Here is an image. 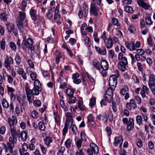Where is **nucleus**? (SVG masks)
<instances>
[{
  "label": "nucleus",
  "mask_w": 155,
  "mask_h": 155,
  "mask_svg": "<svg viewBox=\"0 0 155 155\" xmlns=\"http://www.w3.org/2000/svg\"><path fill=\"white\" fill-rule=\"evenodd\" d=\"M29 14L31 18L34 21L39 19L40 17L38 13L33 8H32L30 10Z\"/></svg>",
  "instance_id": "20e7f679"
},
{
  "label": "nucleus",
  "mask_w": 155,
  "mask_h": 155,
  "mask_svg": "<svg viewBox=\"0 0 155 155\" xmlns=\"http://www.w3.org/2000/svg\"><path fill=\"white\" fill-rule=\"evenodd\" d=\"M149 88L146 86L143 85L140 91V94L143 98L147 97L146 94L148 95L150 93Z\"/></svg>",
  "instance_id": "6e6552de"
},
{
  "label": "nucleus",
  "mask_w": 155,
  "mask_h": 155,
  "mask_svg": "<svg viewBox=\"0 0 155 155\" xmlns=\"http://www.w3.org/2000/svg\"><path fill=\"white\" fill-rule=\"evenodd\" d=\"M38 127L39 129L41 130L44 131L45 130V126L42 122H40L38 123Z\"/></svg>",
  "instance_id": "603ef678"
},
{
  "label": "nucleus",
  "mask_w": 155,
  "mask_h": 155,
  "mask_svg": "<svg viewBox=\"0 0 155 155\" xmlns=\"http://www.w3.org/2000/svg\"><path fill=\"white\" fill-rule=\"evenodd\" d=\"M44 141L45 144L47 146H51V144L52 142V140L51 137H47L45 138Z\"/></svg>",
  "instance_id": "cd10ccee"
},
{
  "label": "nucleus",
  "mask_w": 155,
  "mask_h": 155,
  "mask_svg": "<svg viewBox=\"0 0 155 155\" xmlns=\"http://www.w3.org/2000/svg\"><path fill=\"white\" fill-rule=\"evenodd\" d=\"M34 84V87L38 88V89L42 90L41 84L40 82L38 79H36L35 81Z\"/></svg>",
  "instance_id": "2f4dec72"
},
{
  "label": "nucleus",
  "mask_w": 155,
  "mask_h": 155,
  "mask_svg": "<svg viewBox=\"0 0 155 155\" xmlns=\"http://www.w3.org/2000/svg\"><path fill=\"white\" fill-rule=\"evenodd\" d=\"M128 64V62L127 64H124L123 63L119 62L118 64V66L119 69L122 71H124L126 69V66Z\"/></svg>",
  "instance_id": "c85d7f7f"
},
{
  "label": "nucleus",
  "mask_w": 155,
  "mask_h": 155,
  "mask_svg": "<svg viewBox=\"0 0 155 155\" xmlns=\"http://www.w3.org/2000/svg\"><path fill=\"white\" fill-rule=\"evenodd\" d=\"M93 65L95 68L98 70H100V64L97 60L95 59L93 61Z\"/></svg>",
  "instance_id": "473e14b6"
},
{
  "label": "nucleus",
  "mask_w": 155,
  "mask_h": 155,
  "mask_svg": "<svg viewBox=\"0 0 155 155\" xmlns=\"http://www.w3.org/2000/svg\"><path fill=\"white\" fill-rule=\"evenodd\" d=\"M23 39L21 45V48L23 50H26L27 48L31 51H34L38 55H40V52L38 49V46H37V50H35V48L33 44V41L32 38H27L26 36H24L23 37Z\"/></svg>",
  "instance_id": "f257e3e1"
},
{
  "label": "nucleus",
  "mask_w": 155,
  "mask_h": 155,
  "mask_svg": "<svg viewBox=\"0 0 155 155\" xmlns=\"http://www.w3.org/2000/svg\"><path fill=\"white\" fill-rule=\"evenodd\" d=\"M101 67L104 70H106L108 69V64L105 60L101 61Z\"/></svg>",
  "instance_id": "5701e85b"
},
{
  "label": "nucleus",
  "mask_w": 155,
  "mask_h": 155,
  "mask_svg": "<svg viewBox=\"0 0 155 155\" xmlns=\"http://www.w3.org/2000/svg\"><path fill=\"white\" fill-rule=\"evenodd\" d=\"M5 25L8 31L10 33L15 28V25L12 23L7 22Z\"/></svg>",
  "instance_id": "a878e982"
},
{
  "label": "nucleus",
  "mask_w": 155,
  "mask_h": 155,
  "mask_svg": "<svg viewBox=\"0 0 155 155\" xmlns=\"http://www.w3.org/2000/svg\"><path fill=\"white\" fill-rule=\"evenodd\" d=\"M145 20L147 25H150L152 24V21H151V18L148 16H145Z\"/></svg>",
  "instance_id": "de8ad7c7"
},
{
  "label": "nucleus",
  "mask_w": 155,
  "mask_h": 155,
  "mask_svg": "<svg viewBox=\"0 0 155 155\" xmlns=\"http://www.w3.org/2000/svg\"><path fill=\"white\" fill-rule=\"evenodd\" d=\"M126 107L128 110H130L132 109H135L137 108V106L135 100L132 99L130 100L129 102L127 103Z\"/></svg>",
  "instance_id": "423d86ee"
},
{
  "label": "nucleus",
  "mask_w": 155,
  "mask_h": 155,
  "mask_svg": "<svg viewBox=\"0 0 155 155\" xmlns=\"http://www.w3.org/2000/svg\"><path fill=\"white\" fill-rule=\"evenodd\" d=\"M27 134L26 131L23 130L20 133V136L19 137H21V140L23 141H25L27 138Z\"/></svg>",
  "instance_id": "c756f323"
},
{
  "label": "nucleus",
  "mask_w": 155,
  "mask_h": 155,
  "mask_svg": "<svg viewBox=\"0 0 155 155\" xmlns=\"http://www.w3.org/2000/svg\"><path fill=\"white\" fill-rule=\"evenodd\" d=\"M91 12L95 16H97L98 12H99L100 9L97 7L95 4H91Z\"/></svg>",
  "instance_id": "f8f14e48"
},
{
  "label": "nucleus",
  "mask_w": 155,
  "mask_h": 155,
  "mask_svg": "<svg viewBox=\"0 0 155 155\" xmlns=\"http://www.w3.org/2000/svg\"><path fill=\"white\" fill-rule=\"evenodd\" d=\"M136 120L138 125H141L143 124V118L140 115L137 116L136 117Z\"/></svg>",
  "instance_id": "79ce46f5"
},
{
  "label": "nucleus",
  "mask_w": 155,
  "mask_h": 155,
  "mask_svg": "<svg viewBox=\"0 0 155 155\" xmlns=\"http://www.w3.org/2000/svg\"><path fill=\"white\" fill-rule=\"evenodd\" d=\"M136 143L138 147H142L143 143L141 139H137Z\"/></svg>",
  "instance_id": "774afa93"
},
{
  "label": "nucleus",
  "mask_w": 155,
  "mask_h": 155,
  "mask_svg": "<svg viewBox=\"0 0 155 155\" xmlns=\"http://www.w3.org/2000/svg\"><path fill=\"white\" fill-rule=\"evenodd\" d=\"M128 29L131 33L135 34L136 31V29L135 26L132 25H130L128 28Z\"/></svg>",
  "instance_id": "c9c22d12"
},
{
  "label": "nucleus",
  "mask_w": 155,
  "mask_h": 155,
  "mask_svg": "<svg viewBox=\"0 0 155 155\" xmlns=\"http://www.w3.org/2000/svg\"><path fill=\"white\" fill-rule=\"evenodd\" d=\"M0 17L3 21H5L7 20L8 15L6 13H3L1 14L0 15Z\"/></svg>",
  "instance_id": "09e8293b"
},
{
  "label": "nucleus",
  "mask_w": 155,
  "mask_h": 155,
  "mask_svg": "<svg viewBox=\"0 0 155 155\" xmlns=\"http://www.w3.org/2000/svg\"><path fill=\"white\" fill-rule=\"evenodd\" d=\"M68 99L69 101L68 103L69 104L74 103H75L77 101L76 98L74 97L73 96H71L69 97Z\"/></svg>",
  "instance_id": "a18cd8bd"
},
{
  "label": "nucleus",
  "mask_w": 155,
  "mask_h": 155,
  "mask_svg": "<svg viewBox=\"0 0 155 155\" xmlns=\"http://www.w3.org/2000/svg\"><path fill=\"white\" fill-rule=\"evenodd\" d=\"M118 59L120 61L119 62H123L124 64H127L128 62L127 58L124 56L123 53L120 52L118 54Z\"/></svg>",
  "instance_id": "412c9836"
},
{
  "label": "nucleus",
  "mask_w": 155,
  "mask_h": 155,
  "mask_svg": "<svg viewBox=\"0 0 155 155\" xmlns=\"http://www.w3.org/2000/svg\"><path fill=\"white\" fill-rule=\"evenodd\" d=\"M65 116L66 119L65 123L68 124H71L72 125L73 123V120L71 114L70 112H67L66 113Z\"/></svg>",
  "instance_id": "dca6fc26"
},
{
  "label": "nucleus",
  "mask_w": 155,
  "mask_h": 155,
  "mask_svg": "<svg viewBox=\"0 0 155 155\" xmlns=\"http://www.w3.org/2000/svg\"><path fill=\"white\" fill-rule=\"evenodd\" d=\"M15 61L16 64L17 65H19L21 63V59L19 55H16L15 56Z\"/></svg>",
  "instance_id": "4c0bfd02"
},
{
  "label": "nucleus",
  "mask_w": 155,
  "mask_h": 155,
  "mask_svg": "<svg viewBox=\"0 0 155 155\" xmlns=\"http://www.w3.org/2000/svg\"><path fill=\"white\" fill-rule=\"evenodd\" d=\"M125 45L127 48L131 51H134L136 50V48H134V44L133 42H131L130 43H129L127 42H126Z\"/></svg>",
  "instance_id": "393cba45"
},
{
  "label": "nucleus",
  "mask_w": 155,
  "mask_h": 155,
  "mask_svg": "<svg viewBox=\"0 0 155 155\" xmlns=\"http://www.w3.org/2000/svg\"><path fill=\"white\" fill-rule=\"evenodd\" d=\"M14 60L11 56L6 55V58L4 60V66L8 71H10L12 69L11 64H13Z\"/></svg>",
  "instance_id": "f03ea898"
},
{
  "label": "nucleus",
  "mask_w": 155,
  "mask_h": 155,
  "mask_svg": "<svg viewBox=\"0 0 155 155\" xmlns=\"http://www.w3.org/2000/svg\"><path fill=\"white\" fill-rule=\"evenodd\" d=\"M125 11L129 13L132 14L133 13V8L129 6H126L124 8Z\"/></svg>",
  "instance_id": "a19ab883"
},
{
  "label": "nucleus",
  "mask_w": 155,
  "mask_h": 155,
  "mask_svg": "<svg viewBox=\"0 0 155 155\" xmlns=\"http://www.w3.org/2000/svg\"><path fill=\"white\" fill-rule=\"evenodd\" d=\"M148 84L152 92L155 95V76L153 74L150 76Z\"/></svg>",
  "instance_id": "7ed1b4c3"
},
{
  "label": "nucleus",
  "mask_w": 155,
  "mask_h": 155,
  "mask_svg": "<svg viewBox=\"0 0 155 155\" xmlns=\"http://www.w3.org/2000/svg\"><path fill=\"white\" fill-rule=\"evenodd\" d=\"M25 90H27L28 91H30V93L34 95H38L39 94V92L42 90L41 89H38V88L34 87H33L32 90H31L27 86L25 87Z\"/></svg>",
  "instance_id": "0eeeda50"
},
{
  "label": "nucleus",
  "mask_w": 155,
  "mask_h": 155,
  "mask_svg": "<svg viewBox=\"0 0 155 155\" xmlns=\"http://www.w3.org/2000/svg\"><path fill=\"white\" fill-rule=\"evenodd\" d=\"M112 98L113 96L108 95H106V94H105L104 97V99L106 100V101H107V102L109 103H110V101H111Z\"/></svg>",
  "instance_id": "5fc2aeb1"
},
{
  "label": "nucleus",
  "mask_w": 155,
  "mask_h": 155,
  "mask_svg": "<svg viewBox=\"0 0 155 155\" xmlns=\"http://www.w3.org/2000/svg\"><path fill=\"white\" fill-rule=\"evenodd\" d=\"M18 68L17 70V72L19 75H21L22 78L24 80L27 79V76L26 73L24 72L23 69L19 67H18Z\"/></svg>",
  "instance_id": "a211bd4d"
},
{
  "label": "nucleus",
  "mask_w": 155,
  "mask_h": 155,
  "mask_svg": "<svg viewBox=\"0 0 155 155\" xmlns=\"http://www.w3.org/2000/svg\"><path fill=\"white\" fill-rule=\"evenodd\" d=\"M62 57L61 56L60 53H58V54L56 55V57L55 58L56 63V64H58L60 61V58H61Z\"/></svg>",
  "instance_id": "338daca9"
},
{
  "label": "nucleus",
  "mask_w": 155,
  "mask_h": 155,
  "mask_svg": "<svg viewBox=\"0 0 155 155\" xmlns=\"http://www.w3.org/2000/svg\"><path fill=\"white\" fill-rule=\"evenodd\" d=\"M78 107L79 109L83 110H84L85 107L83 105L82 101L81 100H78Z\"/></svg>",
  "instance_id": "58836bf2"
},
{
  "label": "nucleus",
  "mask_w": 155,
  "mask_h": 155,
  "mask_svg": "<svg viewBox=\"0 0 155 155\" xmlns=\"http://www.w3.org/2000/svg\"><path fill=\"white\" fill-rule=\"evenodd\" d=\"M70 124L65 123L64 126L63 130V135L64 136L65 135L66 133L68 132V127Z\"/></svg>",
  "instance_id": "4d7b16f0"
},
{
  "label": "nucleus",
  "mask_w": 155,
  "mask_h": 155,
  "mask_svg": "<svg viewBox=\"0 0 155 155\" xmlns=\"http://www.w3.org/2000/svg\"><path fill=\"white\" fill-rule=\"evenodd\" d=\"M9 46L13 51H16V46L14 42L12 41H10L9 43Z\"/></svg>",
  "instance_id": "49530a36"
},
{
  "label": "nucleus",
  "mask_w": 155,
  "mask_h": 155,
  "mask_svg": "<svg viewBox=\"0 0 155 155\" xmlns=\"http://www.w3.org/2000/svg\"><path fill=\"white\" fill-rule=\"evenodd\" d=\"M71 130L73 131V134L76 135V133L78 132V129L77 127L74 124H72V125L71 124Z\"/></svg>",
  "instance_id": "3c124183"
},
{
  "label": "nucleus",
  "mask_w": 155,
  "mask_h": 155,
  "mask_svg": "<svg viewBox=\"0 0 155 155\" xmlns=\"http://www.w3.org/2000/svg\"><path fill=\"white\" fill-rule=\"evenodd\" d=\"M2 104L4 108L7 109L9 107V104L5 99H3L2 101Z\"/></svg>",
  "instance_id": "72a5a7b5"
},
{
  "label": "nucleus",
  "mask_w": 155,
  "mask_h": 155,
  "mask_svg": "<svg viewBox=\"0 0 155 155\" xmlns=\"http://www.w3.org/2000/svg\"><path fill=\"white\" fill-rule=\"evenodd\" d=\"M26 17L25 13L24 12H19L18 14V19L20 21H24Z\"/></svg>",
  "instance_id": "bb28decb"
},
{
  "label": "nucleus",
  "mask_w": 155,
  "mask_h": 155,
  "mask_svg": "<svg viewBox=\"0 0 155 155\" xmlns=\"http://www.w3.org/2000/svg\"><path fill=\"white\" fill-rule=\"evenodd\" d=\"M95 49L99 54L101 55H105L106 54L107 51L105 48L104 47H102L101 48L95 47Z\"/></svg>",
  "instance_id": "b1692460"
},
{
  "label": "nucleus",
  "mask_w": 155,
  "mask_h": 155,
  "mask_svg": "<svg viewBox=\"0 0 155 155\" xmlns=\"http://www.w3.org/2000/svg\"><path fill=\"white\" fill-rule=\"evenodd\" d=\"M53 8H51L48 11V12L47 13V16L48 18L50 19L51 18H52L53 17V11L52 10Z\"/></svg>",
  "instance_id": "e2e57ef3"
},
{
  "label": "nucleus",
  "mask_w": 155,
  "mask_h": 155,
  "mask_svg": "<svg viewBox=\"0 0 155 155\" xmlns=\"http://www.w3.org/2000/svg\"><path fill=\"white\" fill-rule=\"evenodd\" d=\"M136 51L137 52V54L140 56H143L145 54L144 51L142 49H137Z\"/></svg>",
  "instance_id": "6e6d98bb"
},
{
  "label": "nucleus",
  "mask_w": 155,
  "mask_h": 155,
  "mask_svg": "<svg viewBox=\"0 0 155 155\" xmlns=\"http://www.w3.org/2000/svg\"><path fill=\"white\" fill-rule=\"evenodd\" d=\"M65 146L67 148L70 147L71 144V140L70 139H68L64 143Z\"/></svg>",
  "instance_id": "8fccbe9b"
},
{
  "label": "nucleus",
  "mask_w": 155,
  "mask_h": 155,
  "mask_svg": "<svg viewBox=\"0 0 155 155\" xmlns=\"http://www.w3.org/2000/svg\"><path fill=\"white\" fill-rule=\"evenodd\" d=\"M129 90L128 87L126 86H125L123 88H122L120 91V94L123 95H124V98L125 100H127L130 97V95L127 92Z\"/></svg>",
  "instance_id": "9d476101"
},
{
  "label": "nucleus",
  "mask_w": 155,
  "mask_h": 155,
  "mask_svg": "<svg viewBox=\"0 0 155 155\" xmlns=\"http://www.w3.org/2000/svg\"><path fill=\"white\" fill-rule=\"evenodd\" d=\"M117 78H116L114 75H111L109 78V84L110 87H115L116 86L117 83Z\"/></svg>",
  "instance_id": "39448f33"
},
{
  "label": "nucleus",
  "mask_w": 155,
  "mask_h": 155,
  "mask_svg": "<svg viewBox=\"0 0 155 155\" xmlns=\"http://www.w3.org/2000/svg\"><path fill=\"white\" fill-rule=\"evenodd\" d=\"M74 91L73 89L68 88L66 89L65 93L69 97L70 96H73L74 95Z\"/></svg>",
  "instance_id": "7c9ffc66"
},
{
  "label": "nucleus",
  "mask_w": 155,
  "mask_h": 155,
  "mask_svg": "<svg viewBox=\"0 0 155 155\" xmlns=\"http://www.w3.org/2000/svg\"><path fill=\"white\" fill-rule=\"evenodd\" d=\"M83 9L81 11L82 12V13L84 14V16L86 17L87 16L88 12V8L86 6H85V7H83Z\"/></svg>",
  "instance_id": "680f3d73"
},
{
  "label": "nucleus",
  "mask_w": 155,
  "mask_h": 155,
  "mask_svg": "<svg viewBox=\"0 0 155 155\" xmlns=\"http://www.w3.org/2000/svg\"><path fill=\"white\" fill-rule=\"evenodd\" d=\"M31 78L32 80H35L37 78V75L35 72L31 71L30 74Z\"/></svg>",
  "instance_id": "13d9d810"
},
{
  "label": "nucleus",
  "mask_w": 155,
  "mask_h": 155,
  "mask_svg": "<svg viewBox=\"0 0 155 155\" xmlns=\"http://www.w3.org/2000/svg\"><path fill=\"white\" fill-rule=\"evenodd\" d=\"M27 5V3L24 1H23L21 3V10L23 11H25V8L26 7Z\"/></svg>",
  "instance_id": "0e129e2a"
},
{
  "label": "nucleus",
  "mask_w": 155,
  "mask_h": 155,
  "mask_svg": "<svg viewBox=\"0 0 155 155\" xmlns=\"http://www.w3.org/2000/svg\"><path fill=\"white\" fill-rule=\"evenodd\" d=\"M76 144L77 146V147L78 148H80L81 147L82 140L81 139H79L77 141H76V139H75Z\"/></svg>",
  "instance_id": "69168bd1"
},
{
  "label": "nucleus",
  "mask_w": 155,
  "mask_h": 155,
  "mask_svg": "<svg viewBox=\"0 0 155 155\" xmlns=\"http://www.w3.org/2000/svg\"><path fill=\"white\" fill-rule=\"evenodd\" d=\"M115 141L114 144L115 146H117L118 144L119 145L120 147H121L123 141V138L122 136L116 137L115 138Z\"/></svg>",
  "instance_id": "ddd939ff"
},
{
  "label": "nucleus",
  "mask_w": 155,
  "mask_h": 155,
  "mask_svg": "<svg viewBox=\"0 0 155 155\" xmlns=\"http://www.w3.org/2000/svg\"><path fill=\"white\" fill-rule=\"evenodd\" d=\"M90 146L91 150L94 153L97 154L99 152V149L97 146L94 143H92L90 144Z\"/></svg>",
  "instance_id": "4be33fe9"
},
{
  "label": "nucleus",
  "mask_w": 155,
  "mask_h": 155,
  "mask_svg": "<svg viewBox=\"0 0 155 155\" xmlns=\"http://www.w3.org/2000/svg\"><path fill=\"white\" fill-rule=\"evenodd\" d=\"M97 118L100 120H102L104 123H106L108 120V117L106 113H104L102 116L101 114L98 115L97 117Z\"/></svg>",
  "instance_id": "6ab92c4d"
},
{
  "label": "nucleus",
  "mask_w": 155,
  "mask_h": 155,
  "mask_svg": "<svg viewBox=\"0 0 155 155\" xmlns=\"http://www.w3.org/2000/svg\"><path fill=\"white\" fill-rule=\"evenodd\" d=\"M7 145L10 152L12 153L13 152V149L15 147L14 143H8Z\"/></svg>",
  "instance_id": "c03bdc74"
},
{
  "label": "nucleus",
  "mask_w": 155,
  "mask_h": 155,
  "mask_svg": "<svg viewBox=\"0 0 155 155\" xmlns=\"http://www.w3.org/2000/svg\"><path fill=\"white\" fill-rule=\"evenodd\" d=\"M31 117L34 118H37L38 117V113L35 110H33L31 113Z\"/></svg>",
  "instance_id": "052dcab7"
},
{
  "label": "nucleus",
  "mask_w": 155,
  "mask_h": 155,
  "mask_svg": "<svg viewBox=\"0 0 155 155\" xmlns=\"http://www.w3.org/2000/svg\"><path fill=\"white\" fill-rule=\"evenodd\" d=\"M98 35V33L97 31H94V35H93V38H94V41L97 43H99V38H97V36Z\"/></svg>",
  "instance_id": "bf43d9fd"
},
{
  "label": "nucleus",
  "mask_w": 155,
  "mask_h": 155,
  "mask_svg": "<svg viewBox=\"0 0 155 155\" xmlns=\"http://www.w3.org/2000/svg\"><path fill=\"white\" fill-rule=\"evenodd\" d=\"M110 87V88H107L105 94H106V95L113 96V91L114 90L115 87L113 88L111 87Z\"/></svg>",
  "instance_id": "ea45409f"
},
{
  "label": "nucleus",
  "mask_w": 155,
  "mask_h": 155,
  "mask_svg": "<svg viewBox=\"0 0 155 155\" xmlns=\"http://www.w3.org/2000/svg\"><path fill=\"white\" fill-rule=\"evenodd\" d=\"M105 46L107 48H110L112 47L113 45V41L111 38H109L104 42Z\"/></svg>",
  "instance_id": "f3484780"
},
{
  "label": "nucleus",
  "mask_w": 155,
  "mask_h": 155,
  "mask_svg": "<svg viewBox=\"0 0 155 155\" xmlns=\"http://www.w3.org/2000/svg\"><path fill=\"white\" fill-rule=\"evenodd\" d=\"M96 98L94 97H92L90 99L89 103V106L90 107L92 108L94 107L96 104Z\"/></svg>",
  "instance_id": "37998d69"
},
{
  "label": "nucleus",
  "mask_w": 155,
  "mask_h": 155,
  "mask_svg": "<svg viewBox=\"0 0 155 155\" xmlns=\"http://www.w3.org/2000/svg\"><path fill=\"white\" fill-rule=\"evenodd\" d=\"M26 94L27 95V97L29 104L31 103L34 101V95L30 93V91H28L27 90H25Z\"/></svg>",
  "instance_id": "aec40b11"
},
{
  "label": "nucleus",
  "mask_w": 155,
  "mask_h": 155,
  "mask_svg": "<svg viewBox=\"0 0 155 155\" xmlns=\"http://www.w3.org/2000/svg\"><path fill=\"white\" fill-rule=\"evenodd\" d=\"M65 150V148L63 146H60L58 148L57 153L58 155H63L64 153Z\"/></svg>",
  "instance_id": "e433bc0d"
},
{
  "label": "nucleus",
  "mask_w": 155,
  "mask_h": 155,
  "mask_svg": "<svg viewBox=\"0 0 155 155\" xmlns=\"http://www.w3.org/2000/svg\"><path fill=\"white\" fill-rule=\"evenodd\" d=\"M11 133L12 137H19L20 136V131L18 130H16L14 127L11 126L10 127Z\"/></svg>",
  "instance_id": "9b49d317"
},
{
  "label": "nucleus",
  "mask_w": 155,
  "mask_h": 155,
  "mask_svg": "<svg viewBox=\"0 0 155 155\" xmlns=\"http://www.w3.org/2000/svg\"><path fill=\"white\" fill-rule=\"evenodd\" d=\"M134 119L131 117H130L127 124V131L133 130L134 127Z\"/></svg>",
  "instance_id": "1a4fd4ad"
},
{
  "label": "nucleus",
  "mask_w": 155,
  "mask_h": 155,
  "mask_svg": "<svg viewBox=\"0 0 155 155\" xmlns=\"http://www.w3.org/2000/svg\"><path fill=\"white\" fill-rule=\"evenodd\" d=\"M8 121L10 127L11 126L14 127V125L16 124L17 122V119L14 116H12L11 118H8Z\"/></svg>",
  "instance_id": "4468645a"
},
{
  "label": "nucleus",
  "mask_w": 155,
  "mask_h": 155,
  "mask_svg": "<svg viewBox=\"0 0 155 155\" xmlns=\"http://www.w3.org/2000/svg\"><path fill=\"white\" fill-rule=\"evenodd\" d=\"M112 22L114 25H117V28L120 29V28L121 25L118 23V21L117 19L116 18H112Z\"/></svg>",
  "instance_id": "f704fd0d"
},
{
  "label": "nucleus",
  "mask_w": 155,
  "mask_h": 155,
  "mask_svg": "<svg viewBox=\"0 0 155 155\" xmlns=\"http://www.w3.org/2000/svg\"><path fill=\"white\" fill-rule=\"evenodd\" d=\"M17 137H9V143H15L17 142Z\"/></svg>",
  "instance_id": "864d4df0"
},
{
  "label": "nucleus",
  "mask_w": 155,
  "mask_h": 155,
  "mask_svg": "<svg viewBox=\"0 0 155 155\" xmlns=\"http://www.w3.org/2000/svg\"><path fill=\"white\" fill-rule=\"evenodd\" d=\"M137 2L139 5L145 10H148L150 7L149 5L144 2L143 0H137Z\"/></svg>",
  "instance_id": "2eb2a0df"
}]
</instances>
